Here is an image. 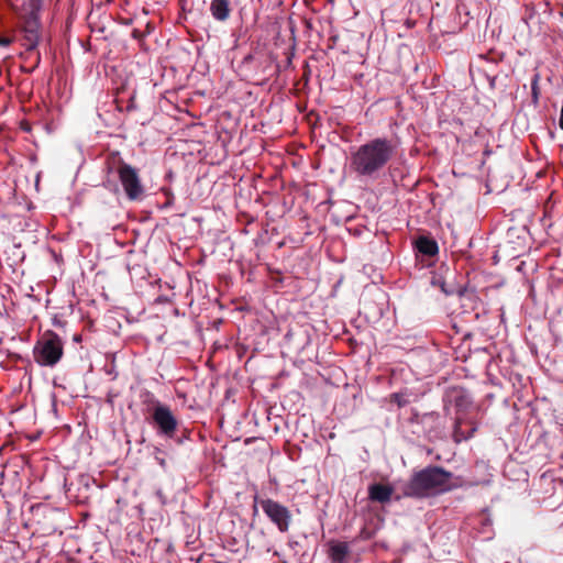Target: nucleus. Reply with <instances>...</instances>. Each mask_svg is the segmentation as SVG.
Instances as JSON below:
<instances>
[{
	"label": "nucleus",
	"instance_id": "1",
	"mask_svg": "<svg viewBox=\"0 0 563 563\" xmlns=\"http://www.w3.org/2000/svg\"><path fill=\"white\" fill-rule=\"evenodd\" d=\"M395 152L396 146L391 140L375 137L351 152L350 169L360 179H377Z\"/></svg>",
	"mask_w": 563,
	"mask_h": 563
},
{
	"label": "nucleus",
	"instance_id": "2",
	"mask_svg": "<svg viewBox=\"0 0 563 563\" xmlns=\"http://www.w3.org/2000/svg\"><path fill=\"white\" fill-rule=\"evenodd\" d=\"M453 475L440 466H427L415 472L402 486V495L411 498H427L452 490Z\"/></svg>",
	"mask_w": 563,
	"mask_h": 563
},
{
	"label": "nucleus",
	"instance_id": "3",
	"mask_svg": "<svg viewBox=\"0 0 563 563\" xmlns=\"http://www.w3.org/2000/svg\"><path fill=\"white\" fill-rule=\"evenodd\" d=\"M444 407L449 413L454 409V430L455 442H462L472 437L476 431L475 423L467 418L472 408V401L467 391L462 387H451L444 396Z\"/></svg>",
	"mask_w": 563,
	"mask_h": 563
},
{
	"label": "nucleus",
	"instance_id": "4",
	"mask_svg": "<svg viewBox=\"0 0 563 563\" xmlns=\"http://www.w3.org/2000/svg\"><path fill=\"white\" fill-rule=\"evenodd\" d=\"M43 0H4L16 14L23 33V45L26 49H34L40 40V11Z\"/></svg>",
	"mask_w": 563,
	"mask_h": 563
},
{
	"label": "nucleus",
	"instance_id": "5",
	"mask_svg": "<svg viewBox=\"0 0 563 563\" xmlns=\"http://www.w3.org/2000/svg\"><path fill=\"white\" fill-rule=\"evenodd\" d=\"M64 345L57 333L46 331L34 345L33 356L41 366H55L63 357Z\"/></svg>",
	"mask_w": 563,
	"mask_h": 563
},
{
	"label": "nucleus",
	"instance_id": "6",
	"mask_svg": "<svg viewBox=\"0 0 563 563\" xmlns=\"http://www.w3.org/2000/svg\"><path fill=\"white\" fill-rule=\"evenodd\" d=\"M254 501L260 504L264 514L277 527L279 532L285 533L289 530L292 515L286 506L271 498L258 499L257 496H255ZM253 510L254 514L257 512L256 505H254Z\"/></svg>",
	"mask_w": 563,
	"mask_h": 563
},
{
	"label": "nucleus",
	"instance_id": "7",
	"mask_svg": "<svg viewBox=\"0 0 563 563\" xmlns=\"http://www.w3.org/2000/svg\"><path fill=\"white\" fill-rule=\"evenodd\" d=\"M151 421L158 435L174 439L179 428V421L167 405H157L152 409Z\"/></svg>",
	"mask_w": 563,
	"mask_h": 563
},
{
	"label": "nucleus",
	"instance_id": "8",
	"mask_svg": "<svg viewBox=\"0 0 563 563\" xmlns=\"http://www.w3.org/2000/svg\"><path fill=\"white\" fill-rule=\"evenodd\" d=\"M118 177L130 200L139 201L143 199L145 190L136 168L121 161L118 166Z\"/></svg>",
	"mask_w": 563,
	"mask_h": 563
},
{
	"label": "nucleus",
	"instance_id": "9",
	"mask_svg": "<svg viewBox=\"0 0 563 563\" xmlns=\"http://www.w3.org/2000/svg\"><path fill=\"white\" fill-rule=\"evenodd\" d=\"M56 510L49 508L48 506H37L34 512V519L38 526V531L43 534H51L57 530V525L55 521Z\"/></svg>",
	"mask_w": 563,
	"mask_h": 563
},
{
	"label": "nucleus",
	"instance_id": "10",
	"mask_svg": "<svg viewBox=\"0 0 563 563\" xmlns=\"http://www.w3.org/2000/svg\"><path fill=\"white\" fill-rule=\"evenodd\" d=\"M492 48L486 54H479L470 65V73L473 80L476 78L485 77L489 87H493V77H490L485 69V64L489 62L488 55L492 53Z\"/></svg>",
	"mask_w": 563,
	"mask_h": 563
},
{
	"label": "nucleus",
	"instance_id": "11",
	"mask_svg": "<svg viewBox=\"0 0 563 563\" xmlns=\"http://www.w3.org/2000/svg\"><path fill=\"white\" fill-rule=\"evenodd\" d=\"M209 10L214 20L225 22L231 14L230 0H212Z\"/></svg>",
	"mask_w": 563,
	"mask_h": 563
},
{
	"label": "nucleus",
	"instance_id": "12",
	"mask_svg": "<svg viewBox=\"0 0 563 563\" xmlns=\"http://www.w3.org/2000/svg\"><path fill=\"white\" fill-rule=\"evenodd\" d=\"M393 488L384 484H373L368 487V497L380 504L388 503L393 495Z\"/></svg>",
	"mask_w": 563,
	"mask_h": 563
},
{
	"label": "nucleus",
	"instance_id": "13",
	"mask_svg": "<svg viewBox=\"0 0 563 563\" xmlns=\"http://www.w3.org/2000/svg\"><path fill=\"white\" fill-rule=\"evenodd\" d=\"M346 542H332L330 544L329 556L334 563H342L349 554Z\"/></svg>",
	"mask_w": 563,
	"mask_h": 563
},
{
	"label": "nucleus",
	"instance_id": "14",
	"mask_svg": "<svg viewBox=\"0 0 563 563\" xmlns=\"http://www.w3.org/2000/svg\"><path fill=\"white\" fill-rule=\"evenodd\" d=\"M416 245H417L418 251L421 254L428 255V256H433L439 251L437 242L432 239L424 238V236L419 238L417 240Z\"/></svg>",
	"mask_w": 563,
	"mask_h": 563
},
{
	"label": "nucleus",
	"instance_id": "15",
	"mask_svg": "<svg viewBox=\"0 0 563 563\" xmlns=\"http://www.w3.org/2000/svg\"><path fill=\"white\" fill-rule=\"evenodd\" d=\"M243 67H251L254 66V68L263 67L262 74L266 75V69L271 67V63L267 58L263 56H256L249 54L243 58L242 62Z\"/></svg>",
	"mask_w": 563,
	"mask_h": 563
},
{
	"label": "nucleus",
	"instance_id": "16",
	"mask_svg": "<svg viewBox=\"0 0 563 563\" xmlns=\"http://www.w3.org/2000/svg\"><path fill=\"white\" fill-rule=\"evenodd\" d=\"M142 402L146 405L147 410L152 413V409L156 408L157 405H163L151 391H145L142 395Z\"/></svg>",
	"mask_w": 563,
	"mask_h": 563
},
{
	"label": "nucleus",
	"instance_id": "17",
	"mask_svg": "<svg viewBox=\"0 0 563 563\" xmlns=\"http://www.w3.org/2000/svg\"><path fill=\"white\" fill-rule=\"evenodd\" d=\"M389 401L395 402L399 408H402L409 404L406 393H394L389 395Z\"/></svg>",
	"mask_w": 563,
	"mask_h": 563
},
{
	"label": "nucleus",
	"instance_id": "18",
	"mask_svg": "<svg viewBox=\"0 0 563 563\" xmlns=\"http://www.w3.org/2000/svg\"><path fill=\"white\" fill-rule=\"evenodd\" d=\"M539 79H540V76L537 74V75H534L532 82H531V92H532V97L536 101L539 98V85H538Z\"/></svg>",
	"mask_w": 563,
	"mask_h": 563
},
{
	"label": "nucleus",
	"instance_id": "19",
	"mask_svg": "<svg viewBox=\"0 0 563 563\" xmlns=\"http://www.w3.org/2000/svg\"><path fill=\"white\" fill-rule=\"evenodd\" d=\"M12 43V38L8 36H0V46L1 47H8Z\"/></svg>",
	"mask_w": 563,
	"mask_h": 563
},
{
	"label": "nucleus",
	"instance_id": "20",
	"mask_svg": "<svg viewBox=\"0 0 563 563\" xmlns=\"http://www.w3.org/2000/svg\"><path fill=\"white\" fill-rule=\"evenodd\" d=\"M478 521H479V523H481L483 527L488 526L489 518H488L487 514H486V512H483V514L478 517Z\"/></svg>",
	"mask_w": 563,
	"mask_h": 563
},
{
	"label": "nucleus",
	"instance_id": "21",
	"mask_svg": "<svg viewBox=\"0 0 563 563\" xmlns=\"http://www.w3.org/2000/svg\"><path fill=\"white\" fill-rule=\"evenodd\" d=\"M559 125L563 130V104H562V109H561V113H560Z\"/></svg>",
	"mask_w": 563,
	"mask_h": 563
},
{
	"label": "nucleus",
	"instance_id": "22",
	"mask_svg": "<svg viewBox=\"0 0 563 563\" xmlns=\"http://www.w3.org/2000/svg\"><path fill=\"white\" fill-rule=\"evenodd\" d=\"M22 129H23V130H25V131H30V128H29V125H26V124H25V125L23 124V125H22Z\"/></svg>",
	"mask_w": 563,
	"mask_h": 563
},
{
	"label": "nucleus",
	"instance_id": "23",
	"mask_svg": "<svg viewBox=\"0 0 563 563\" xmlns=\"http://www.w3.org/2000/svg\"><path fill=\"white\" fill-rule=\"evenodd\" d=\"M490 192V187L488 184H486V194H489Z\"/></svg>",
	"mask_w": 563,
	"mask_h": 563
},
{
	"label": "nucleus",
	"instance_id": "24",
	"mask_svg": "<svg viewBox=\"0 0 563 563\" xmlns=\"http://www.w3.org/2000/svg\"><path fill=\"white\" fill-rule=\"evenodd\" d=\"M133 36H134V37H137V36H139V33H137V31H136V30H134V31H133Z\"/></svg>",
	"mask_w": 563,
	"mask_h": 563
},
{
	"label": "nucleus",
	"instance_id": "25",
	"mask_svg": "<svg viewBox=\"0 0 563 563\" xmlns=\"http://www.w3.org/2000/svg\"><path fill=\"white\" fill-rule=\"evenodd\" d=\"M500 320H501V322H504V312H501V314H500Z\"/></svg>",
	"mask_w": 563,
	"mask_h": 563
}]
</instances>
